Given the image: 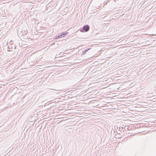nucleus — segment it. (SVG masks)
<instances>
[{
  "label": "nucleus",
  "instance_id": "1",
  "mask_svg": "<svg viewBox=\"0 0 156 156\" xmlns=\"http://www.w3.org/2000/svg\"><path fill=\"white\" fill-rule=\"evenodd\" d=\"M83 29L85 32H87L90 29V27L88 25H86L83 26Z\"/></svg>",
  "mask_w": 156,
  "mask_h": 156
},
{
  "label": "nucleus",
  "instance_id": "2",
  "mask_svg": "<svg viewBox=\"0 0 156 156\" xmlns=\"http://www.w3.org/2000/svg\"><path fill=\"white\" fill-rule=\"evenodd\" d=\"M90 49V48H88L87 49H85L84 51H82V53H81V55H84L87 52L88 50Z\"/></svg>",
  "mask_w": 156,
  "mask_h": 156
},
{
  "label": "nucleus",
  "instance_id": "3",
  "mask_svg": "<svg viewBox=\"0 0 156 156\" xmlns=\"http://www.w3.org/2000/svg\"><path fill=\"white\" fill-rule=\"evenodd\" d=\"M67 33H62L60 35L61 38L62 37L65 36Z\"/></svg>",
  "mask_w": 156,
  "mask_h": 156
},
{
  "label": "nucleus",
  "instance_id": "4",
  "mask_svg": "<svg viewBox=\"0 0 156 156\" xmlns=\"http://www.w3.org/2000/svg\"><path fill=\"white\" fill-rule=\"evenodd\" d=\"M55 37H56V39H58V38H61L60 35H58V36H55Z\"/></svg>",
  "mask_w": 156,
  "mask_h": 156
},
{
  "label": "nucleus",
  "instance_id": "5",
  "mask_svg": "<svg viewBox=\"0 0 156 156\" xmlns=\"http://www.w3.org/2000/svg\"><path fill=\"white\" fill-rule=\"evenodd\" d=\"M55 44V43H51V45H53L54 44Z\"/></svg>",
  "mask_w": 156,
  "mask_h": 156
},
{
  "label": "nucleus",
  "instance_id": "6",
  "mask_svg": "<svg viewBox=\"0 0 156 156\" xmlns=\"http://www.w3.org/2000/svg\"><path fill=\"white\" fill-rule=\"evenodd\" d=\"M152 36H153L154 35L153 34H152Z\"/></svg>",
  "mask_w": 156,
  "mask_h": 156
}]
</instances>
